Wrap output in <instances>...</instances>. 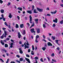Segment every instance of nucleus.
<instances>
[{"label":"nucleus","mask_w":63,"mask_h":63,"mask_svg":"<svg viewBox=\"0 0 63 63\" xmlns=\"http://www.w3.org/2000/svg\"><path fill=\"white\" fill-rule=\"evenodd\" d=\"M2 29L4 31V33L5 34V37L6 38V35H7V31H6L5 30H6V28H2Z\"/></svg>","instance_id":"nucleus-1"},{"label":"nucleus","mask_w":63,"mask_h":63,"mask_svg":"<svg viewBox=\"0 0 63 63\" xmlns=\"http://www.w3.org/2000/svg\"><path fill=\"white\" fill-rule=\"evenodd\" d=\"M29 17L30 22V23H32V17L31 16V15Z\"/></svg>","instance_id":"nucleus-2"},{"label":"nucleus","mask_w":63,"mask_h":63,"mask_svg":"<svg viewBox=\"0 0 63 63\" xmlns=\"http://www.w3.org/2000/svg\"><path fill=\"white\" fill-rule=\"evenodd\" d=\"M37 9L38 11H39L40 12H43V9H40L38 8H37Z\"/></svg>","instance_id":"nucleus-3"},{"label":"nucleus","mask_w":63,"mask_h":63,"mask_svg":"<svg viewBox=\"0 0 63 63\" xmlns=\"http://www.w3.org/2000/svg\"><path fill=\"white\" fill-rule=\"evenodd\" d=\"M34 59H35V61H36V63L34 62V63H38V61L36 59H39V58L37 57H36L34 58Z\"/></svg>","instance_id":"nucleus-4"},{"label":"nucleus","mask_w":63,"mask_h":63,"mask_svg":"<svg viewBox=\"0 0 63 63\" xmlns=\"http://www.w3.org/2000/svg\"><path fill=\"white\" fill-rule=\"evenodd\" d=\"M58 21V19L57 18H56L55 20H53V22H55V23H57V21Z\"/></svg>","instance_id":"nucleus-5"},{"label":"nucleus","mask_w":63,"mask_h":63,"mask_svg":"<svg viewBox=\"0 0 63 63\" xmlns=\"http://www.w3.org/2000/svg\"><path fill=\"white\" fill-rule=\"evenodd\" d=\"M21 33L23 35H25V34H26V32L25 30H24L23 32H21Z\"/></svg>","instance_id":"nucleus-6"},{"label":"nucleus","mask_w":63,"mask_h":63,"mask_svg":"<svg viewBox=\"0 0 63 63\" xmlns=\"http://www.w3.org/2000/svg\"><path fill=\"white\" fill-rule=\"evenodd\" d=\"M19 53H20V54H22V53H23V51L22 50V49L21 48H19Z\"/></svg>","instance_id":"nucleus-7"},{"label":"nucleus","mask_w":63,"mask_h":63,"mask_svg":"<svg viewBox=\"0 0 63 63\" xmlns=\"http://www.w3.org/2000/svg\"><path fill=\"white\" fill-rule=\"evenodd\" d=\"M31 32L32 33H36V32L34 31V28L31 30Z\"/></svg>","instance_id":"nucleus-8"},{"label":"nucleus","mask_w":63,"mask_h":63,"mask_svg":"<svg viewBox=\"0 0 63 63\" xmlns=\"http://www.w3.org/2000/svg\"><path fill=\"white\" fill-rule=\"evenodd\" d=\"M25 59L29 63H30V60L29 59L26 58H25Z\"/></svg>","instance_id":"nucleus-9"},{"label":"nucleus","mask_w":63,"mask_h":63,"mask_svg":"<svg viewBox=\"0 0 63 63\" xmlns=\"http://www.w3.org/2000/svg\"><path fill=\"white\" fill-rule=\"evenodd\" d=\"M27 12L29 14H32V11H31L30 10H27Z\"/></svg>","instance_id":"nucleus-10"},{"label":"nucleus","mask_w":63,"mask_h":63,"mask_svg":"<svg viewBox=\"0 0 63 63\" xmlns=\"http://www.w3.org/2000/svg\"><path fill=\"white\" fill-rule=\"evenodd\" d=\"M47 45L48 46H52V45L50 42H48L47 43Z\"/></svg>","instance_id":"nucleus-11"},{"label":"nucleus","mask_w":63,"mask_h":63,"mask_svg":"<svg viewBox=\"0 0 63 63\" xmlns=\"http://www.w3.org/2000/svg\"><path fill=\"white\" fill-rule=\"evenodd\" d=\"M4 36L5 37V34L3 33L2 35L0 36V38L2 39H3L4 37Z\"/></svg>","instance_id":"nucleus-12"},{"label":"nucleus","mask_w":63,"mask_h":63,"mask_svg":"<svg viewBox=\"0 0 63 63\" xmlns=\"http://www.w3.org/2000/svg\"><path fill=\"white\" fill-rule=\"evenodd\" d=\"M36 30H37V33H40V29H37Z\"/></svg>","instance_id":"nucleus-13"},{"label":"nucleus","mask_w":63,"mask_h":63,"mask_svg":"<svg viewBox=\"0 0 63 63\" xmlns=\"http://www.w3.org/2000/svg\"><path fill=\"white\" fill-rule=\"evenodd\" d=\"M34 20H35L36 22V23L37 24H38V19H34Z\"/></svg>","instance_id":"nucleus-14"},{"label":"nucleus","mask_w":63,"mask_h":63,"mask_svg":"<svg viewBox=\"0 0 63 63\" xmlns=\"http://www.w3.org/2000/svg\"><path fill=\"white\" fill-rule=\"evenodd\" d=\"M18 37L19 38H20L21 37V35L20 34V33L18 32Z\"/></svg>","instance_id":"nucleus-15"},{"label":"nucleus","mask_w":63,"mask_h":63,"mask_svg":"<svg viewBox=\"0 0 63 63\" xmlns=\"http://www.w3.org/2000/svg\"><path fill=\"white\" fill-rule=\"evenodd\" d=\"M25 48L24 49H25L26 48H29V47L28 46H27L26 45H25L24 47Z\"/></svg>","instance_id":"nucleus-16"},{"label":"nucleus","mask_w":63,"mask_h":63,"mask_svg":"<svg viewBox=\"0 0 63 63\" xmlns=\"http://www.w3.org/2000/svg\"><path fill=\"white\" fill-rule=\"evenodd\" d=\"M13 43H11L10 44V47L11 48H12L13 46Z\"/></svg>","instance_id":"nucleus-17"},{"label":"nucleus","mask_w":63,"mask_h":63,"mask_svg":"<svg viewBox=\"0 0 63 63\" xmlns=\"http://www.w3.org/2000/svg\"><path fill=\"white\" fill-rule=\"evenodd\" d=\"M17 9L19 10H20V11H22V7H18L17 8Z\"/></svg>","instance_id":"nucleus-18"},{"label":"nucleus","mask_w":63,"mask_h":63,"mask_svg":"<svg viewBox=\"0 0 63 63\" xmlns=\"http://www.w3.org/2000/svg\"><path fill=\"white\" fill-rule=\"evenodd\" d=\"M0 12L2 14H3L4 12V10H0Z\"/></svg>","instance_id":"nucleus-19"},{"label":"nucleus","mask_w":63,"mask_h":63,"mask_svg":"<svg viewBox=\"0 0 63 63\" xmlns=\"http://www.w3.org/2000/svg\"><path fill=\"white\" fill-rule=\"evenodd\" d=\"M55 41L57 44H58V45H59V44H58V42L59 41V40H56Z\"/></svg>","instance_id":"nucleus-20"},{"label":"nucleus","mask_w":63,"mask_h":63,"mask_svg":"<svg viewBox=\"0 0 63 63\" xmlns=\"http://www.w3.org/2000/svg\"><path fill=\"white\" fill-rule=\"evenodd\" d=\"M33 12L34 13H35L36 14H37V13H38V12H36V10L35 9L34 10Z\"/></svg>","instance_id":"nucleus-21"},{"label":"nucleus","mask_w":63,"mask_h":63,"mask_svg":"<svg viewBox=\"0 0 63 63\" xmlns=\"http://www.w3.org/2000/svg\"><path fill=\"white\" fill-rule=\"evenodd\" d=\"M9 18H12V15H11V14L9 13Z\"/></svg>","instance_id":"nucleus-22"},{"label":"nucleus","mask_w":63,"mask_h":63,"mask_svg":"<svg viewBox=\"0 0 63 63\" xmlns=\"http://www.w3.org/2000/svg\"><path fill=\"white\" fill-rule=\"evenodd\" d=\"M23 24H22L20 25V27L21 28H23Z\"/></svg>","instance_id":"nucleus-23"},{"label":"nucleus","mask_w":63,"mask_h":63,"mask_svg":"<svg viewBox=\"0 0 63 63\" xmlns=\"http://www.w3.org/2000/svg\"><path fill=\"white\" fill-rule=\"evenodd\" d=\"M0 43H1V44H2V45H4V42H3V41L2 40H1V41H0Z\"/></svg>","instance_id":"nucleus-24"},{"label":"nucleus","mask_w":63,"mask_h":63,"mask_svg":"<svg viewBox=\"0 0 63 63\" xmlns=\"http://www.w3.org/2000/svg\"><path fill=\"white\" fill-rule=\"evenodd\" d=\"M46 48L45 47H43L42 48V49H43V50H44V51H45V50H46Z\"/></svg>","instance_id":"nucleus-25"},{"label":"nucleus","mask_w":63,"mask_h":63,"mask_svg":"<svg viewBox=\"0 0 63 63\" xmlns=\"http://www.w3.org/2000/svg\"><path fill=\"white\" fill-rule=\"evenodd\" d=\"M19 27H18V25L17 24H16V28H18Z\"/></svg>","instance_id":"nucleus-26"},{"label":"nucleus","mask_w":63,"mask_h":63,"mask_svg":"<svg viewBox=\"0 0 63 63\" xmlns=\"http://www.w3.org/2000/svg\"><path fill=\"white\" fill-rule=\"evenodd\" d=\"M5 47H8V45L7 44H5Z\"/></svg>","instance_id":"nucleus-27"},{"label":"nucleus","mask_w":63,"mask_h":63,"mask_svg":"<svg viewBox=\"0 0 63 63\" xmlns=\"http://www.w3.org/2000/svg\"><path fill=\"white\" fill-rule=\"evenodd\" d=\"M32 50H34L35 49V48H34V45L32 46Z\"/></svg>","instance_id":"nucleus-28"},{"label":"nucleus","mask_w":63,"mask_h":63,"mask_svg":"<svg viewBox=\"0 0 63 63\" xmlns=\"http://www.w3.org/2000/svg\"><path fill=\"white\" fill-rule=\"evenodd\" d=\"M23 58H21L20 59L19 61H23Z\"/></svg>","instance_id":"nucleus-29"},{"label":"nucleus","mask_w":63,"mask_h":63,"mask_svg":"<svg viewBox=\"0 0 63 63\" xmlns=\"http://www.w3.org/2000/svg\"><path fill=\"white\" fill-rule=\"evenodd\" d=\"M56 26L55 24V23H54L52 26L53 27H55Z\"/></svg>","instance_id":"nucleus-30"},{"label":"nucleus","mask_w":63,"mask_h":63,"mask_svg":"<svg viewBox=\"0 0 63 63\" xmlns=\"http://www.w3.org/2000/svg\"><path fill=\"white\" fill-rule=\"evenodd\" d=\"M33 24L32 25L31 27H30V28H32V27H33V26H34V23H33Z\"/></svg>","instance_id":"nucleus-31"},{"label":"nucleus","mask_w":63,"mask_h":63,"mask_svg":"<svg viewBox=\"0 0 63 63\" xmlns=\"http://www.w3.org/2000/svg\"><path fill=\"white\" fill-rule=\"evenodd\" d=\"M6 41H9L10 40V38H7L5 39Z\"/></svg>","instance_id":"nucleus-32"},{"label":"nucleus","mask_w":63,"mask_h":63,"mask_svg":"<svg viewBox=\"0 0 63 63\" xmlns=\"http://www.w3.org/2000/svg\"><path fill=\"white\" fill-rule=\"evenodd\" d=\"M0 60H1V62L2 63L4 62V61L2 59L0 58Z\"/></svg>","instance_id":"nucleus-33"},{"label":"nucleus","mask_w":63,"mask_h":63,"mask_svg":"<svg viewBox=\"0 0 63 63\" xmlns=\"http://www.w3.org/2000/svg\"><path fill=\"white\" fill-rule=\"evenodd\" d=\"M43 27H44V28H46V25H45V24H43Z\"/></svg>","instance_id":"nucleus-34"},{"label":"nucleus","mask_w":63,"mask_h":63,"mask_svg":"<svg viewBox=\"0 0 63 63\" xmlns=\"http://www.w3.org/2000/svg\"><path fill=\"white\" fill-rule=\"evenodd\" d=\"M4 24L5 25H6V26H8V24H7V22H5L4 23Z\"/></svg>","instance_id":"nucleus-35"},{"label":"nucleus","mask_w":63,"mask_h":63,"mask_svg":"<svg viewBox=\"0 0 63 63\" xmlns=\"http://www.w3.org/2000/svg\"><path fill=\"white\" fill-rule=\"evenodd\" d=\"M40 61L41 62H44V61H43V59L42 58H41L40 59Z\"/></svg>","instance_id":"nucleus-36"},{"label":"nucleus","mask_w":63,"mask_h":63,"mask_svg":"<svg viewBox=\"0 0 63 63\" xmlns=\"http://www.w3.org/2000/svg\"><path fill=\"white\" fill-rule=\"evenodd\" d=\"M2 3H3V1L2 0H0V3L1 4H2Z\"/></svg>","instance_id":"nucleus-37"},{"label":"nucleus","mask_w":63,"mask_h":63,"mask_svg":"<svg viewBox=\"0 0 63 63\" xmlns=\"http://www.w3.org/2000/svg\"><path fill=\"white\" fill-rule=\"evenodd\" d=\"M39 36L38 35H37L36 36V39H37L38 38H39Z\"/></svg>","instance_id":"nucleus-38"},{"label":"nucleus","mask_w":63,"mask_h":63,"mask_svg":"<svg viewBox=\"0 0 63 63\" xmlns=\"http://www.w3.org/2000/svg\"><path fill=\"white\" fill-rule=\"evenodd\" d=\"M43 37L44 38V39L46 38V36H45L44 35H43Z\"/></svg>","instance_id":"nucleus-39"},{"label":"nucleus","mask_w":63,"mask_h":63,"mask_svg":"<svg viewBox=\"0 0 63 63\" xmlns=\"http://www.w3.org/2000/svg\"><path fill=\"white\" fill-rule=\"evenodd\" d=\"M26 45H27L28 46L29 45V43H28V42L27 41V43L26 44Z\"/></svg>","instance_id":"nucleus-40"},{"label":"nucleus","mask_w":63,"mask_h":63,"mask_svg":"<svg viewBox=\"0 0 63 63\" xmlns=\"http://www.w3.org/2000/svg\"><path fill=\"white\" fill-rule=\"evenodd\" d=\"M52 61H54V62H56V61L54 59H52Z\"/></svg>","instance_id":"nucleus-41"},{"label":"nucleus","mask_w":63,"mask_h":63,"mask_svg":"<svg viewBox=\"0 0 63 63\" xmlns=\"http://www.w3.org/2000/svg\"><path fill=\"white\" fill-rule=\"evenodd\" d=\"M16 61L17 62H18V63H20V61L18 60H16Z\"/></svg>","instance_id":"nucleus-42"},{"label":"nucleus","mask_w":63,"mask_h":63,"mask_svg":"<svg viewBox=\"0 0 63 63\" xmlns=\"http://www.w3.org/2000/svg\"><path fill=\"white\" fill-rule=\"evenodd\" d=\"M52 38L53 39V40H54L55 39V37H53V36H52Z\"/></svg>","instance_id":"nucleus-43"},{"label":"nucleus","mask_w":63,"mask_h":63,"mask_svg":"<svg viewBox=\"0 0 63 63\" xmlns=\"http://www.w3.org/2000/svg\"><path fill=\"white\" fill-rule=\"evenodd\" d=\"M9 59H8L7 61L6 62V63H8L9 62Z\"/></svg>","instance_id":"nucleus-44"},{"label":"nucleus","mask_w":63,"mask_h":63,"mask_svg":"<svg viewBox=\"0 0 63 63\" xmlns=\"http://www.w3.org/2000/svg\"><path fill=\"white\" fill-rule=\"evenodd\" d=\"M16 57H18V58H19V57H20V56H19V55H16Z\"/></svg>","instance_id":"nucleus-45"},{"label":"nucleus","mask_w":63,"mask_h":63,"mask_svg":"<svg viewBox=\"0 0 63 63\" xmlns=\"http://www.w3.org/2000/svg\"><path fill=\"white\" fill-rule=\"evenodd\" d=\"M60 23L61 24H63V20H62L61 22H60Z\"/></svg>","instance_id":"nucleus-46"},{"label":"nucleus","mask_w":63,"mask_h":63,"mask_svg":"<svg viewBox=\"0 0 63 63\" xmlns=\"http://www.w3.org/2000/svg\"><path fill=\"white\" fill-rule=\"evenodd\" d=\"M54 56V54L53 53L51 55V56Z\"/></svg>","instance_id":"nucleus-47"},{"label":"nucleus","mask_w":63,"mask_h":63,"mask_svg":"<svg viewBox=\"0 0 63 63\" xmlns=\"http://www.w3.org/2000/svg\"><path fill=\"white\" fill-rule=\"evenodd\" d=\"M8 4H7V6H10L11 5V3L10 2H8Z\"/></svg>","instance_id":"nucleus-48"},{"label":"nucleus","mask_w":63,"mask_h":63,"mask_svg":"<svg viewBox=\"0 0 63 63\" xmlns=\"http://www.w3.org/2000/svg\"><path fill=\"white\" fill-rule=\"evenodd\" d=\"M57 12V11L55 10V11H54V14H55Z\"/></svg>","instance_id":"nucleus-49"},{"label":"nucleus","mask_w":63,"mask_h":63,"mask_svg":"<svg viewBox=\"0 0 63 63\" xmlns=\"http://www.w3.org/2000/svg\"><path fill=\"white\" fill-rule=\"evenodd\" d=\"M26 57H30L29 55L28 54L26 55Z\"/></svg>","instance_id":"nucleus-50"},{"label":"nucleus","mask_w":63,"mask_h":63,"mask_svg":"<svg viewBox=\"0 0 63 63\" xmlns=\"http://www.w3.org/2000/svg\"><path fill=\"white\" fill-rule=\"evenodd\" d=\"M3 18V21H5L6 20H5V19H6V18H4V17H3V18Z\"/></svg>","instance_id":"nucleus-51"},{"label":"nucleus","mask_w":63,"mask_h":63,"mask_svg":"<svg viewBox=\"0 0 63 63\" xmlns=\"http://www.w3.org/2000/svg\"><path fill=\"white\" fill-rule=\"evenodd\" d=\"M35 42L36 43H38V41L37 40V39H36Z\"/></svg>","instance_id":"nucleus-52"},{"label":"nucleus","mask_w":63,"mask_h":63,"mask_svg":"<svg viewBox=\"0 0 63 63\" xmlns=\"http://www.w3.org/2000/svg\"><path fill=\"white\" fill-rule=\"evenodd\" d=\"M46 10H48V11H49L50 10L49 8L48 7H47Z\"/></svg>","instance_id":"nucleus-53"},{"label":"nucleus","mask_w":63,"mask_h":63,"mask_svg":"<svg viewBox=\"0 0 63 63\" xmlns=\"http://www.w3.org/2000/svg\"><path fill=\"white\" fill-rule=\"evenodd\" d=\"M30 50H31L30 49H29L28 50V52H30Z\"/></svg>","instance_id":"nucleus-54"},{"label":"nucleus","mask_w":63,"mask_h":63,"mask_svg":"<svg viewBox=\"0 0 63 63\" xmlns=\"http://www.w3.org/2000/svg\"><path fill=\"white\" fill-rule=\"evenodd\" d=\"M34 8V5H33L32 6V10H33Z\"/></svg>","instance_id":"nucleus-55"},{"label":"nucleus","mask_w":63,"mask_h":63,"mask_svg":"<svg viewBox=\"0 0 63 63\" xmlns=\"http://www.w3.org/2000/svg\"><path fill=\"white\" fill-rule=\"evenodd\" d=\"M17 18H18V20H19V19H20V18L19 16H17Z\"/></svg>","instance_id":"nucleus-56"},{"label":"nucleus","mask_w":63,"mask_h":63,"mask_svg":"<svg viewBox=\"0 0 63 63\" xmlns=\"http://www.w3.org/2000/svg\"><path fill=\"white\" fill-rule=\"evenodd\" d=\"M60 6H61V7H63V4H61Z\"/></svg>","instance_id":"nucleus-57"},{"label":"nucleus","mask_w":63,"mask_h":63,"mask_svg":"<svg viewBox=\"0 0 63 63\" xmlns=\"http://www.w3.org/2000/svg\"><path fill=\"white\" fill-rule=\"evenodd\" d=\"M47 16H50V14H47Z\"/></svg>","instance_id":"nucleus-58"},{"label":"nucleus","mask_w":63,"mask_h":63,"mask_svg":"<svg viewBox=\"0 0 63 63\" xmlns=\"http://www.w3.org/2000/svg\"><path fill=\"white\" fill-rule=\"evenodd\" d=\"M57 50H59L60 49V48L59 47H58L57 48Z\"/></svg>","instance_id":"nucleus-59"},{"label":"nucleus","mask_w":63,"mask_h":63,"mask_svg":"<svg viewBox=\"0 0 63 63\" xmlns=\"http://www.w3.org/2000/svg\"><path fill=\"white\" fill-rule=\"evenodd\" d=\"M11 41L12 42H13V43L14 42V40L13 39H11Z\"/></svg>","instance_id":"nucleus-60"},{"label":"nucleus","mask_w":63,"mask_h":63,"mask_svg":"<svg viewBox=\"0 0 63 63\" xmlns=\"http://www.w3.org/2000/svg\"><path fill=\"white\" fill-rule=\"evenodd\" d=\"M27 25H28L29 26H30V24L28 23H27Z\"/></svg>","instance_id":"nucleus-61"},{"label":"nucleus","mask_w":63,"mask_h":63,"mask_svg":"<svg viewBox=\"0 0 63 63\" xmlns=\"http://www.w3.org/2000/svg\"><path fill=\"white\" fill-rule=\"evenodd\" d=\"M42 41H44L45 42H46V40L44 39H43L42 40Z\"/></svg>","instance_id":"nucleus-62"},{"label":"nucleus","mask_w":63,"mask_h":63,"mask_svg":"<svg viewBox=\"0 0 63 63\" xmlns=\"http://www.w3.org/2000/svg\"><path fill=\"white\" fill-rule=\"evenodd\" d=\"M31 59H32V60H33V59H34V58H33V57H32V56H31Z\"/></svg>","instance_id":"nucleus-63"},{"label":"nucleus","mask_w":63,"mask_h":63,"mask_svg":"<svg viewBox=\"0 0 63 63\" xmlns=\"http://www.w3.org/2000/svg\"><path fill=\"white\" fill-rule=\"evenodd\" d=\"M10 63H15V62H13V61H12Z\"/></svg>","instance_id":"nucleus-64"}]
</instances>
